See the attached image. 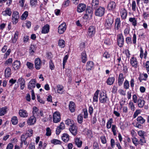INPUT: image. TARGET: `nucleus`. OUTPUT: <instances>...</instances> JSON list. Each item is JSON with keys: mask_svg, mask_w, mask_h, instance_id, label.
<instances>
[{"mask_svg": "<svg viewBox=\"0 0 149 149\" xmlns=\"http://www.w3.org/2000/svg\"><path fill=\"white\" fill-rule=\"evenodd\" d=\"M129 83L128 81L126 80L125 81L124 83V88L127 89L129 88Z\"/></svg>", "mask_w": 149, "mask_h": 149, "instance_id": "nucleus-50", "label": "nucleus"}, {"mask_svg": "<svg viewBox=\"0 0 149 149\" xmlns=\"http://www.w3.org/2000/svg\"><path fill=\"white\" fill-rule=\"evenodd\" d=\"M62 140L65 142H67L69 140V136L67 134H64L62 136Z\"/></svg>", "mask_w": 149, "mask_h": 149, "instance_id": "nucleus-34", "label": "nucleus"}, {"mask_svg": "<svg viewBox=\"0 0 149 149\" xmlns=\"http://www.w3.org/2000/svg\"><path fill=\"white\" fill-rule=\"evenodd\" d=\"M100 91L97 90L95 92L93 98V101L94 102H97L98 100V95Z\"/></svg>", "mask_w": 149, "mask_h": 149, "instance_id": "nucleus-33", "label": "nucleus"}, {"mask_svg": "<svg viewBox=\"0 0 149 149\" xmlns=\"http://www.w3.org/2000/svg\"><path fill=\"white\" fill-rule=\"evenodd\" d=\"M121 25V22L120 18H117L115 19V26L117 30H118L120 27Z\"/></svg>", "mask_w": 149, "mask_h": 149, "instance_id": "nucleus-27", "label": "nucleus"}, {"mask_svg": "<svg viewBox=\"0 0 149 149\" xmlns=\"http://www.w3.org/2000/svg\"><path fill=\"white\" fill-rule=\"evenodd\" d=\"M136 2L135 1H133L132 4V9L133 11H136Z\"/></svg>", "mask_w": 149, "mask_h": 149, "instance_id": "nucleus-57", "label": "nucleus"}, {"mask_svg": "<svg viewBox=\"0 0 149 149\" xmlns=\"http://www.w3.org/2000/svg\"><path fill=\"white\" fill-rule=\"evenodd\" d=\"M95 27L93 26H90L88 29V35L90 37L93 36L95 33Z\"/></svg>", "mask_w": 149, "mask_h": 149, "instance_id": "nucleus-7", "label": "nucleus"}, {"mask_svg": "<svg viewBox=\"0 0 149 149\" xmlns=\"http://www.w3.org/2000/svg\"><path fill=\"white\" fill-rule=\"evenodd\" d=\"M111 43V40L109 38H106L104 41V43L107 45H110Z\"/></svg>", "mask_w": 149, "mask_h": 149, "instance_id": "nucleus-64", "label": "nucleus"}, {"mask_svg": "<svg viewBox=\"0 0 149 149\" xmlns=\"http://www.w3.org/2000/svg\"><path fill=\"white\" fill-rule=\"evenodd\" d=\"M36 81L35 79H31L29 83L28 88L31 90H33V89L36 87Z\"/></svg>", "mask_w": 149, "mask_h": 149, "instance_id": "nucleus-8", "label": "nucleus"}, {"mask_svg": "<svg viewBox=\"0 0 149 149\" xmlns=\"http://www.w3.org/2000/svg\"><path fill=\"white\" fill-rule=\"evenodd\" d=\"M19 15V13L16 11H14L12 14V19L13 24H16L18 22Z\"/></svg>", "mask_w": 149, "mask_h": 149, "instance_id": "nucleus-4", "label": "nucleus"}, {"mask_svg": "<svg viewBox=\"0 0 149 149\" xmlns=\"http://www.w3.org/2000/svg\"><path fill=\"white\" fill-rule=\"evenodd\" d=\"M145 66L146 68L147 72L149 74V61L146 62Z\"/></svg>", "mask_w": 149, "mask_h": 149, "instance_id": "nucleus-62", "label": "nucleus"}, {"mask_svg": "<svg viewBox=\"0 0 149 149\" xmlns=\"http://www.w3.org/2000/svg\"><path fill=\"white\" fill-rule=\"evenodd\" d=\"M75 143L76 145L79 148H80L82 145V142L80 140L79 138H77L75 139Z\"/></svg>", "mask_w": 149, "mask_h": 149, "instance_id": "nucleus-31", "label": "nucleus"}, {"mask_svg": "<svg viewBox=\"0 0 149 149\" xmlns=\"http://www.w3.org/2000/svg\"><path fill=\"white\" fill-rule=\"evenodd\" d=\"M138 105L139 107L142 108L145 102L143 100L138 99L137 100Z\"/></svg>", "mask_w": 149, "mask_h": 149, "instance_id": "nucleus-35", "label": "nucleus"}, {"mask_svg": "<svg viewBox=\"0 0 149 149\" xmlns=\"http://www.w3.org/2000/svg\"><path fill=\"white\" fill-rule=\"evenodd\" d=\"M136 36L135 33L133 34V37L132 38V43L134 44H136Z\"/></svg>", "mask_w": 149, "mask_h": 149, "instance_id": "nucleus-60", "label": "nucleus"}, {"mask_svg": "<svg viewBox=\"0 0 149 149\" xmlns=\"http://www.w3.org/2000/svg\"><path fill=\"white\" fill-rule=\"evenodd\" d=\"M136 120L138 123L140 124H143L146 121L145 119L141 116H138Z\"/></svg>", "mask_w": 149, "mask_h": 149, "instance_id": "nucleus-30", "label": "nucleus"}, {"mask_svg": "<svg viewBox=\"0 0 149 149\" xmlns=\"http://www.w3.org/2000/svg\"><path fill=\"white\" fill-rule=\"evenodd\" d=\"M124 81L123 75L122 73H120L118 76V83L119 86H121L123 84Z\"/></svg>", "mask_w": 149, "mask_h": 149, "instance_id": "nucleus-24", "label": "nucleus"}, {"mask_svg": "<svg viewBox=\"0 0 149 149\" xmlns=\"http://www.w3.org/2000/svg\"><path fill=\"white\" fill-rule=\"evenodd\" d=\"M35 68L37 70H39L41 68L42 62L41 59L39 58H36L35 61Z\"/></svg>", "mask_w": 149, "mask_h": 149, "instance_id": "nucleus-11", "label": "nucleus"}, {"mask_svg": "<svg viewBox=\"0 0 149 149\" xmlns=\"http://www.w3.org/2000/svg\"><path fill=\"white\" fill-rule=\"evenodd\" d=\"M38 110L39 109L37 107H34L33 108V116L37 118L38 117L40 114Z\"/></svg>", "mask_w": 149, "mask_h": 149, "instance_id": "nucleus-23", "label": "nucleus"}, {"mask_svg": "<svg viewBox=\"0 0 149 149\" xmlns=\"http://www.w3.org/2000/svg\"><path fill=\"white\" fill-rule=\"evenodd\" d=\"M129 21L132 23V25L134 26H135L137 24V21L134 17H130L129 19Z\"/></svg>", "mask_w": 149, "mask_h": 149, "instance_id": "nucleus-39", "label": "nucleus"}, {"mask_svg": "<svg viewBox=\"0 0 149 149\" xmlns=\"http://www.w3.org/2000/svg\"><path fill=\"white\" fill-rule=\"evenodd\" d=\"M86 5L84 3L79 4L77 7V11L79 13H81L85 10Z\"/></svg>", "mask_w": 149, "mask_h": 149, "instance_id": "nucleus-15", "label": "nucleus"}, {"mask_svg": "<svg viewBox=\"0 0 149 149\" xmlns=\"http://www.w3.org/2000/svg\"><path fill=\"white\" fill-rule=\"evenodd\" d=\"M58 44L60 47L63 48L65 46V42L63 40L60 39L59 40Z\"/></svg>", "mask_w": 149, "mask_h": 149, "instance_id": "nucleus-40", "label": "nucleus"}, {"mask_svg": "<svg viewBox=\"0 0 149 149\" xmlns=\"http://www.w3.org/2000/svg\"><path fill=\"white\" fill-rule=\"evenodd\" d=\"M94 67V63L93 62L89 61L87 63L86 65V69L88 71L91 70Z\"/></svg>", "mask_w": 149, "mask_h": 149, "instance_id": "nucleus-22", "label": "nucleus"}, {"mask_svg": "<svg viewBox=\"0 0 149 149\" xmlns=\"http://www.w3.org/2000/svg\"><path fill=\"white\" fill-rule=\"evenodd\" d=\"M53 119L54 122L57 123L59 122L61 120L60 113L59 112H55L53 116Z\"/></svg>", "mask_w": 149, "mask_h": 149, "instance_id": "nucleus-6", "label": "nucleus"}, {"mask_svg": "<svg viewBox=\"0 0 149 149\" xmlns=\"http://www.w3.org/2000/svg\"><path fill=\"white\" fill-rule=\"evenodd\" d=\"M26 65L30 69H32L33 68V64L31 63L27 62L26 63Z\"/></svg>", "mask_w": 149, "mask_h": 149, "instance_id": "nucleus-53", "label": "nucleus"}, {"mask_svg": "<svg viewBox=\"0 0 149 149\" xmlns=\"http://www.w3.org/2000/svg\"><path fill=\"white\" fill-rule=\"evenodd\" d=\"M130 63L135 68H136L138 67V63L136 58L135 57H132L130 59Z\"/></svg>", "mask_w": 149, "mask_h": 149, "instance_id": "nucleus-10", "label": "nucleus"}, {"mask_svg": "<svg viewBox=\"0 0 149 149\" xmlns=\"http://www.w3.org/2000/svg\"><path fill=\"white\" fill-rule=\"evenodd\" d=\"M27 135H28V133H25L24 134L22 135L20 139L21 141L23 143L24 145L27 144V146H28V144L27 143L26 140L29 137Z\"/></svg>", "mask_w": 149, "mask_h": 149, "instance_id": "nucleus-16", "label": "nucleus"}, {"mask_svg": "<svg viewBox=\"0 0 149 149\" xmlns=\"http://www.w3.org/2000/svg\"><path fill=\"white\" fill-rule=\"evenodd\" d=\"M69 107L70 112L72 113L74 112L75 111V103L72 101L70 102Z\"/></svg>", "mask_w": 149, "mask_h": 149, "instance_id": "nucleus-20", "label": "nucleus"}, {"mask_svg": "<svg viewBox=\"0 0 149 149\" xmlns=\"http://www.w3.org/2000/svg\"><path fill=\"white\" fill-rule=\"evenodd\" d=\"M16 80L14 79L13 78L10 80L9 81V83L10 84H9L10 87L12 86L13 84H14L16 82Z\"/></svg>", "mask_w": 149, "mask_h": 149, "instance_id": "nucleus-63", "label": "nucleus"}, {"mask_svg": "<svg viewBox=\"0 0 149 149\" xmlns=\"http://www.w3.org/2000/svg\"><path fill=\"white\" fill-rule=\"evenodd\" d=\"M21 65V63L19 61L16 60L13 63L12 66L15 70H16L19 69Z\"/></svg>", "mask_w": 149, "mask_h": 149, "instance_id": "nucleus-13", "label": "nucleus"}, {"mask_svg": "<svg viewBox=\"0 0 149 149\" xmlns=\"http://www.w3.org/2000/svg\"><path fill=\"white\" fill-rule=\"evenodd\" d=\"M105 11V8L101 6H100L98 8H97L95 12V15L98 17H102L103 16Z\"/></svg>", "mask_w": 149, "mask_h": 149, "instance_id": "nucleus-2", "label": "nucleus"}, {"mask_svg": "<svg viewBox=\"0 0 149 149\" xmlns=\"http://www.w3.org/2000/svg\"><path fill=\"white\" fill-rule=\"evenodd\" d=\"M30 5L31 6L35 7L37 5V0H30Z\"/></svg>", "mask_w": 149, "mask_h": 149, "instance_id": "nucleus-47", "label": "nucleus"}, {"mask_svg": "<svg viewBox=\"0 0 149 149\" xmlns=\"http://www.w3.org/2000/svg\"><path fill=\"white\" fill-rule=\"evenodd\" d=\"M146 143V141L145 137L141 138L139 141V144L141 146L143 145L144 143Z\"/></svg>", "mask_w": 149, "mask_h": 149, "instance_id": "nucleus-46", "label": "nucleus"}, {"mask_svg": "<svg viewBox=\"0 0 149 149\" xmlns=\"http://www.w3.org/2000/svg\"><path fill=\"white\" fill-rule=\"evenodd\" d=\"M11 121L12 124L14 125L17 124L18 122L17 118L16 116L13 117L11 119Z\"/></svg>", "mask_w": 149, "mask_h": 149, "instance_id": "nucleus-43", "label": "nucleus"}, {"mask_svg": "<svg viewBox=\"0 0 149 149\" xmlns=\"http://www.w3.org/2000/svg\"><path fill=\"white\" fill-rule=\"evenodd\" d=\"M36 119L35 117L34 116H31L29 119L27 121L28 124L29 125H31L34 124L36 122Z\"/></svg>", "mask_w": 149, "mask_h": 149, "instance_id": "nucleus-17", "label": "nucleus"}, {"mask_svg": "<svg viewBox=\"0 0 149 149\" xmlns=\"http://www.w3.org/2000/svg\"><path fill=\"white\" fill-rule=\"evenodd\" d=\"M101 142L103 144H105L107 143V140L104 136H102L100 137Z\"/></svg>", "mask_w": 149, "mask_h": 149, "instance_id": "nucleus-59", "label": "nucleus"}, {"mask_svg": "<svg viewBox=\"0 0 149 149\" xmlns=\"http://www.w3.org/2000/svg\"><path fill=\"white\" fill-rule=\"evenodd\" d=\"M81 58L82 62L83 63H85L87 61V55L85 52H83L81 53Z\"/></svg>", "mask_w": 149, "mask_h": 149, "instance_id": "nucleus-28", "label": "nucleus"}, {"mask_svg": "<svg viewBox=\"0 0 149 149\" xmlns=\"http://www.w3.org/2000/svg\"><path fill=\"white\" fill-rule=\"evenodd\" d=\"M49 67L50 68L51 70H54V63H53L52 61L51 60L49 61Z\"/></svg>", "mask_w": 149, "mask_h": 149, "instance_id": "nucleus-61", "label": "nucleus"}, {"mask_svg": "<svg viewBox=\"0 0 149 149\" xmlns=\"http://www.w3.org/2000/svg\"><path fill=\"white\" fill-rule=\"evenodd\" d=\"M28 15L27 11H26L24 12L21 17V19L22 20H25Z\"/></svg>", "mask_w": 149, "mask_h": 149, "instance_id": "nucleus-45", "label": "nucleus"}, {"mask_svg": "<svg viewBox=\"0 0 149 149\" xmlns=\"http://www.w3.org/2000/svg\"><path fill=\"white\" fill-rule=\"evenodd\" d=\"M132 141L136 146L139 144V141L136 137H134L132 138Z\"/></svg>", "mask_w": 149, "mask_h": 149, "instance_id": "nucleus-49", "label": "nucleus"}, {"mask_svg": "<svg viewBox=\"0 0 149 149\" xmlns=\"http://www.w3.org/2000/svg\"><path fill=\"white\" fill-rule=\"evenodd\" d=\"M10 68L9 67L7 68L5 71V76L6 77H8L11 75Z\"/></svg>", "mask_w": 149, "mask_h": 149, "instance_id": "nucleus-32", "label": "nucleus"}, {"mask_svg": "<svg viewBox=\"0 0 149 149\" xmlns=\"http://www.w3.org/2000/svg\"><path fill=\"white\" fill-rule=\"evenodd\" d=\"M65 124L66 125L70 127L74 124V122L71 119H67L65 121Z\"/></svg>", "mask_w": 149, "mask_h": 149, "instance_id": "nucleus-36", "label": "nucleus"}, {"mask_svg": "<svg viewBox=\"0 0 149 149\" xmlns=\"http://www.w3.org/2000/svg\"><path fill=\"white\" fill-rule=\"evenodd\" d=\"M92 9V8L90 7H87L86 10V13H88L90 16H92L93 13Z\"/></svg>", "mask_w": 149, "mask_h": 149, "instance_id": "nucleus-41", "label": "nucleus"}, {"mask_svg": "<svg viewBox=\"0 0 149 149\" xmlns=\"http://www.w3.org/2000/svg\"><path fill=\"white\" fill-rule=\"evenodd\" d=\"M120 15L122 19H125L126 18L127 15V12L124 8H122L120 11Z\"/></svg>", "mask_w": 149, "mask_h": 149, "instance_id": "nucleus-19", "label": "nucleus"}, {"mask_svg": "<svg viewBox=\"0 0 149 149\" xmlns=\"http://www.w3.org/2000/svg\"><path fill=\"white\" fill-rule=\"evenodd\" d=\"M19 116L22 117H26L28 116V113L24 109L19 110Z\"/></svg>", "mask_w": 149, "mask_h": 149, "instance_id": "nucleus-26", "label": "nucleus"}, {"mask_svg": "<svg viewBox=\"0 0 149 149\" xmlns=\"http://www.w3.org/2000/svg\"><path fill=\"white\" fill-rule=\"evenodd\" d=\"M99 0H92L91 3L92 7L93 9H96L99 6Z\"/></svg>", "mask_w": 149, "mask_h": 149, "instance_id": "nucleus-21", "label": "nucleus"}, {"mask_svg": "<svg viewBox=\"0 0 149 149\" xmlns=\"http://www.w3.org/2000/svg\"><path fill=\"white\" fill-rule=\"evenodd\" d=\"M66 29V25L65 23L61 24L58 27V32L60 34H62Z\"/></svg>", "mask_w": 149, "mask_h": 149, "instance_id": "nucleus-9", "label": "nucleus"}, {"mask_svg": "<svg viewBox=\"0 0 149 149\" xmlns=\"http://www.w3.org/2000/svg\"><path fill=\"white\" fill-rule=\"evenodd\" d=\"M19 32L16 31L14 34V37L12 39V42L13 43H15L18 38V36L19 35Z\"/></svg>", "mask_w": 149, "mask_h": 149, "instance_id": "nucleus-37", "label": "nucleus"}, {"mask_svg": "<svg viewBox=\"0 0 149 149\" xmlns=\"http://www.w3.org/2000/svg\"><path fill=\"white\" fill-rule=\"evenodd\" d=\"M130 28L129 27H127L126 28L124 31V33L125 36H127L130 33Z\"/></svg>", "mask_w": 149, "mask_h": 149, "instance_id": "nucleus-54", "label": "nucleus"}, {"mask_svg": "<svg viewBox=\"0 0 149 149\" xmlns=\"http://www.w3.org/2000/svg\"><path fill=\"white\" fill-rule=\"evenodd\" d=\"M69 130L71 133L74 135L75 136L77 134V127L74 124L70 127L69 128Z\"/></svg>", "mask_w": 149, "mask_h": 149, "instance_id": "nucleus-14", "label": "nucleus"}, {"mask_svg": "<svg viewBox=\"0 0 149 149\" xmlns=\"http://www.w3.org/2000/svg\"><path fill=\"white\" fill-rule=\"evenodd\" d=\"M114 21V17L111 15L109 14L107 15V18L106 20L105 26L107 29H110L112 26Z\"/></svg>", "mask_w": 149, "mask_h": 149, "instance_id": "nucleus-1", "label": "nucleus"}, {"mask_svg": "<svg viewBox=\"0 0 149 149\" xmlns=\"http://www.w3.org/2000/svg\"><path fill=\"white\" fill-rule=\"evenodd\" d=\"M145 133V132L142 130H140L138 132V134L141 138L144 137V134Z\"/></svg>", "mask_w": 149, "mask_h": 149, "instance_id": "nucleus-58", "label": "nucleus"}, {"mask_svg": "<svg viewBox=\"0 0 149 149\" xmlns=\"http://www.w3.org/2000/svg\"><path fill=\"white\" fill-rule=\"evenodd\" d=\"M117 41L118 46L120 47H122L124 42V37L122 33L119 34L117 35Z\"/></svg>", "mask_w": 149, "mask_h": 149, "instance_id": "nucleus-3", "label": "nucleus"}, {"mask_svg": "<svg viewBox=\"0 0 149 149\" xmlns=\"http://www.w3.org/2000/svg\"><path fill=\"white\" fill-rule=\"evenodd\" d=\"M125 41L127 45H131L132 44L131 38L130 37H128L126 38Z\"/></svg>", "mask_w": 149, "mask_h": 149, "instance_id": "nucleus-52", "label": "nucleus"}, {"mask_svg": "<svg viewBox=\"0 0 149 149\" xmlns=\"http://www.w3.org/2000/svg\"><path fill=\"white\" fill-rule=\"evenodd\" d=\"M129 107L132 111H134L135 107L132 102L130 101L129 102Z\"/></svg>", "mask_w": 149, "mask_h": 149, "instance_id": "nucleus-44", "label": "nucleus"}, {"mask_svg": "<svg viewBox=\"0 0 149 149\" xmlns=\"http://www.w3.org/2000/svg\"><path fill=\"white\" fill-rule=\"evenodd\" d=\"M116 4L113 1H111L107 5V9L108 10H113L115 8Z\"/></svg>", "mask_w": 149, "mask_h": 149, "instance_id": "nucleus-12", "label": "nucleus"}, {"mask_svg": "<svg viewBox=\"0 0 149 149\" xmlns=\"http://www.w3.org/2000/svg\"><path fill=\"white\" fill-rule=\"evenodd\" d=\"M51 143H53L54 145L60 144L61 143V142L60 141L55 139L51 140Z\"/></svg>", "mask_w": 149, "mask_h": 149, "instance_id": "nucleus-42", "label": "nucleus"}, {"mask_svg": "<svg viewBox=\"0 0 149 149\" xmlns=\"http://www.w3.org/2000/svg\"><path fill=\"white\" fill-rule=\"evenodd\" d=\"M58 89L57 91L59 93L61 94L63 93V87L62 85H58L57 86Z\"/></svg>", "mask_w": 149, "mask_h": 149, "instance_id": "nucleus-51", "label": "nucleus"}, {"mask_svg": "<svg viewBox=\"0 0 149 149\" xmlns=\"http://www.w3.org/2000/svg\"><path fill=\"white\" fill-rule=\"evenodd\" d=\"M141 112V111L140 110H136L133 115V118H135L138 116L139 114Z\"/></svg>", "mask_w": 149, "mask_h": 149, "instance_id": "nucleus-55", "label": "nucleus"}, {"mask_svg": "<svg viewBox=\"0 0 149 149\" xmlns=\"http://www.w3.org/2000/svg\"><path fill=\"white\" fill-rule=\"evenodd\" d=\"M83 116L81 114L79 115L77 117L78 122L79 123H81L83 122Z\"/></svg>", "mask_w": 149, "mask_h": 149, "instance_id": "nucleus-48", "label": "nucleus"}, {"mask_svg": "<svg viewBox=\"0 0 149 149\" xmlns=\"http://www.w3.org/2000/svg\"><path fill=\"white\" fill-rule=\"evenodd\" d=\"M115 78L113 77H109L106 81L107 84L109 85H111L113 84Z\"/></svg>", "mask_w": 149, "mask_h": 149, "instance_id": "nucleus-29", "label": "nucleus"}, {"mask_svg": "<svg viewBox=\"0 0 149 149\" xmlns=\"http://www.w3.org/2000/svg\"><path fill=\"white\" fill-rule=\"evenodd\" d=\"M116 127L115 125H112L111 130L112 132H113V134L114 135H116Z\"/></svg>", "mask_w": 149, "mask_h": 149, "instance_id": "nucleus-56", "label": "nucleus"}, {"mask_svg": "<svg viewBox=\"0 0 149 149\" xmlns=\"http://www.w3.org/2000/svg\"><path fill=\"white\" fill-rule=\"evenodd\" d=\"M11 13L10 9L9 8H6L5 11L2 12V14L5 16L7 15L10 16L11 15Z\"/></svg>", "mask_w": 149, "mask_h": 149, "instance_id": "nucleus-25", "label": "nucleus"}, {"mask_svg": "<svg viewBox=\"0 0 149 149\" xmlns=\"http://www.w3.org/2000/svg\"><path fill=\"white\" fill-rule=\"evenodd\" d=\"M107 100V96L106 93L104 92H101L100 94L99 100L102 103H105Z\"/></svg>", "mask_w": 149, "mask_h": 149, "instance_id": "nucleus-5", "label": "nucleus"}, {"mask_svg": "<svg viewBox=\"0 0 149 149\" xmlns=\"http://www.w3.org/2000/svg\"><path fill=\"white\" fill-rule=\"evenodd\" d=\"M49 30V26L48 24H46L42 28L41 33L43 34L48 33Z\"/></svg>", "mask_w": 149, "mask_h": 149, "instance_id": "nucleus-18", "label": "nucleus"}, {"mask_svg": "<svg viewBox=\"0 0 149 149\" xmlns=\"http://www.w3.org/2000/svg\"><path fill=\"white\" fill-rule=\"evenodd\" d=\"M113 122V119L112 118H110L108 121L106 125V127L108 129L111 128V125Z\"/></svg>", "mask_w": 149, "mask_h": 149, "instance_id": "nucleus-38", "label": "nucleus"}]
</instances>
